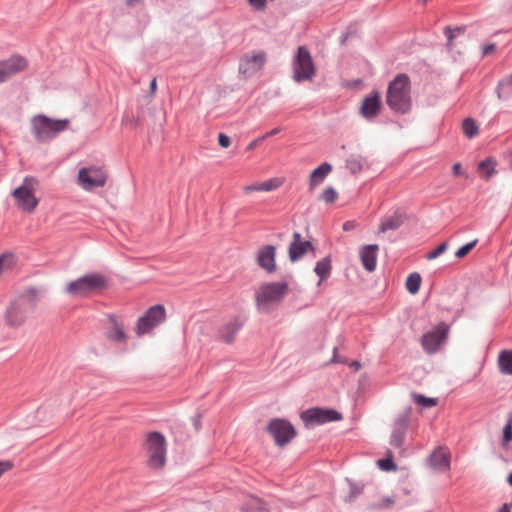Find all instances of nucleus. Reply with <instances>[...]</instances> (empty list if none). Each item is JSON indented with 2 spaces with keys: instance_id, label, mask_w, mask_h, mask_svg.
<instances>
[{
  "instance_id": "nucleus-1",
  "label": "nucleus",
  "mask_w": 512,
  "mask_h": 512,
  "mask_svg": "<svg viewBox=\"0 0 512 512\" xmlns=\"http://www.w3.org/2000/svg\"><path fill=\"white\" fill-rule=\"evenodd\" d=\"M411 82L407 74L400 73L390 81L387 94L386 103L389 108L398 114H406L411 109Z\"/></svg>"
},
{
  "instance_id": "nucleus-2",
  "label": "nucleus",
  "mask_w": 512,
  "mask_h": 512,
  "mask_svg": "<svg viewBox=\"0 0 512 512\" xmlns=\"http://www.w3.org/2000/svg\"><path fill=\"white\" fill-rule=\"evenodd\" d=\"M37 302V289L28 288L7 307L5 312L6 324L13 328L22 326L25 323L28 314L36 307Z\"/></svg>"
},
{
  "instance_id": "nucleus-3",
  "label": "nucleus",
  "mask_w": 512,
  "mask_h": 512,
  "mask_svg": "<svg viewBox=\"0 0 512 512\" xmlns=\"http://www.w3.org/2000/svg\"><path fill=\"white\" fill-rule=\"evenodd\" d=\"M109 286V278L100 273H88L71 282L65 291L73 297L86 298L106 290Z\"/></svg>"
},
{
  "instance_id": "nucleus-4",
  "label": "nucleus",
  "mask_w": 512,
  "mask_h": 512,
  "mask_svg": "<svg viewBox=\"0 0 512 512\" xmlns=\"http://www.w3.org/2000/svg\"><path fill=\"white\" fill-rule=\"evenodd\" d=\"M69 126V119H52L44 114H38L31 119V132L39 143L50 142Z\"/></svg>"
},
{
  "instance_id": "nucleus-5",
  "label": "nucleus",
  "mask_w": 512,
  "mask_h": 512,
  "mask_svg": "<svg viewBox=\"0 0 512 512\" xmlns=\"http://www.w3.org/2000/svg\"><path fill=\"white\" fill-rule=\"evenodd\" d=\"M289 292L287 282H268L262 284L255 294V301L258 311L270 313L285 298Z\"/></svg>"
},
{
  "instance_id": "nucleus-6",
  "label": "nucleus",
  "mask_w": 512,
  "mask_h": 512,
  "mask_svg": "<svg viewBox=\"0 0 512 512\" xmlns=\"http://www.w3.org/2000/svg\"><path fill=\"white\" fill-rule=\"evenodd\" d=\"M293 79L295 82L312 80L316 67L311 53L306 46H299L292 59Z\"/></svg>"
},
{
  "instance_id": "nucleus-7",
  "label": "nucleus",
  "mask_w": 512,
  "mask_h": 512,
  "mask_svg": "<svg viewBox=\"0 0 512 512\" xmlns=\"http://www.w3.org/2000/svg\"><path fill=\"white\" fill-rule=\"evenodd\" d=\"M145 449L148 454V466L160 469L166 462V440L163 434L154 431L147 434Z\"/></svg>"
},
{
  "instance_id": "nucleus-8",
  "label": "nucleus",
  "mask_w": 512,
  "mask_h": 512,
  "mask_svg": "<svg viewBox=\"0 0 512 512\" xmlns=\"http://www.w3.org/2000/svg\"><path fill=\"white\" fill-rule=\"evenodd\" d=\"M35 184H37V180L27 176L22 185L12 192L18 207L25 212H32L38 205V199L34 195Z\"/></svg>"
},
{
  "instance_id": "nucleus-9",
  "label": "nucleus",
  "mask_w": 512,
  "mask_h": 512,
  "mask_svg": "<svg viewBox=\"0 0 512 512\" xmlns=\"http://www.w3.org/2000/svg\"><path fill=\"white\" fill-rule=\"evenodd\" d=\"M449 331V325L445 322H440L432 330L423 334L421 338L423 350L430 355L437 353L441 345L448 338Z\"/></svg>"
},
{
  "instance_id": "nucleus-10",
  "label": "nucleus",
  "mask_w": 512,
  "mask_h": 512,
  "mask_svg": "<svg viewBox=\"0 0 512 512\" xmlns=\"http://www.w3.org/2000/svg\"><path fill=\"white\" fill-rule=\"evenodd\" d=\"M166 318V311L163 305L157 304L150 307L136 323V334L142 336L161 324Z\"/></svg>"
},
{
  "instance_id": "nucleus-11",
  "label": "nucleus",
  "mask_w": 512,
  "mask_h": 512,
  "mask_svg": "<svg viewBox=\"0 0 512 512\" xmlns=\"http://www.w3.org/2000/svg\"><path fill=\"white\" fill-rule=\"evenodd\" d=\"M301 419L308 427L322 425L342 419L340 412L334 409L310 408L301 413Z\"/></svg>"
},
{
  "instance_id": "nucleus-12",
  "label": "nucleus",
  "mask_w": 512,
  "mask_h": 512,
  "mask_svg": "<svg viewBox=\"0 0 512 512\" xmlns=\"http://www.w3.org/2000/svg\"><path fill=\"white\" fill-rule=\"evenodd\" d=\"M267 431L278 446L288 444L296 435L294 426L286 419L275 418L267 425Z\"/></svg>"
},
{
  "instance_id": "nucleus-13",
  "label": "nucleus",
  "mask_w": 512,
  "mask_h": 512,
  "mask_svg": "<svg viewBox=\"0 0 512 512\" xmlns=\"http://www.w3.org/2000/svg\"><path fill=\"white\" fill-rule=\"evenodd\" d=\"M107 175L99 167L81 168L78 172L79 185L85 190L103 187L106 183Z\"/></svg>"
},
{
  "instance_id": "nucleus-14",
  "label": "nucleus",
  "mask_w": 512,
  "mask_h": 512,
  "mask_svg": "<svg viewBox=\"0 0 512 512\" xmlns=\"http://www.w3.org/2000/svg\"><path fill=\"white\" fill-rule=\"evenodd\" d=\"M27 66V59L21 55H12L8 59L0 61V83H4L11 76L24 71Z\"/></svg>"
},
{
  "instance_id": "nucleus-15",
  "label": "nucleus",
  "mask_w": 512,
  "mask_h": 512,
  "mask_svg": "<svg viewBox=\"0 0 512 512\" xmlns=\"http://www.w3.org/2000/svg\"><path fill=\"white\" fill-rule=\"evenodd\" d=\"M408 429V416L406 414L399 415L393 423L390 435V445L399 450L400 453L405 452V438Z\"/></svg>"
},
{
  "instance_id": "nucleus-16",
  "label": "nucleus",
  "mask_w": 512,
  "mask_h": 512,
  "mask_svg": "<svg viewBox=\"0 0 512 512\" xmlns=\"http://www.w3.org/2000/svg\"><path fill=\"white\" fill-rule=\"evenodd\" d=\"M309 250L314 251V246L310 241L302 240L299 232H294L293 240L289 245V259L292 262L300 260Z\"/></svg>"
},
{
  "instance_id": "nucleus-17",
  "label": "nucleus",
  "mask_w": 512,
  "mask_h": 512,
  "mask_svg": "<svg viewBox=\"0 0 512 512\" xmlns=\"http://www.w3.org/2000/svg\"><path fill=\"white\" fill-rule=\"evenodd\" d=\"M381 110V100L378 92L374 91L365 97L360 107V114L363 118L370 120L376 117Z\"/></svg>"
},
{
  "instance_id": "nucleus-18",
  "label": "nucleus",
  "mask_w": 512,
  "mask_h": 512,
  "mask_svg": "<svg viewBox=\"0 0 512 512\" xmlns=\"http://www.w3.org/2000/svg\"><path fill=\"white\" fill-rule=\"evenodd\" d=\"M275 255V247L273 245H265L258 250L257 264L267 273L271 274L276 270Z\"/></svg>"
},
{
  "instance_id": "nucleus-19",
  "label": "nucleus",
  "mask_w": 512,
  "mask_h": 512,
  "mask_svg": "<svg viewBox=\"0 0 512 512\" xmlns=\"http://www.w3.org/2000/svg\"><path fill=\"white\" fill-rule=\"evenodd\" d=\"M379 247L377 244H369L362 246L359 251V256L364 269L367 272H373L377 266V254Z\"/></svg>"
},
{
  "instance_id": "nucleus-20",
  "label": "nucleus",
  "mask_w": 512,
  "mask_h": 512,
  "mask_svg": "<svg viewBox=\"0 0 512 512\" xmlns=\"http://www.w3.org/2000/svg\"><path fill=\"white\" fill-rule=\"evenodd\" d=\"M428 462L436 471H447L450 468V452L445 448L439 447L429 456Z\"/></svg>"
},
{
  "instance_id": "nucleus-21",
  "label": "nucleus",
  "mask_w": 512,
  "mask_h": 512,
  "mask_svg": "<svg viewBox=\"0 0 512 512\" xmlns=\"http://www.w3.org/2000/svg\"><path fill=\"white\" fill-rule=\"evenodd\" d=\"M265 63V54L258 53L251 57H245L239 65V72L244 75H250L260 70Z\"/></svg>"
},
{
  "instance_id": "nucleus-22",
  "label": "nucleus",
  "mask_w": 512,
  "mask_h": 512,
  "mask_svg": "<svg viewBox=\"0 0 512 512\" xmlns=\"http://www.w3.org/2000/svg\"><path fill=\"white\" fill-rule=\"evenodd\" d=\"M332 171V165L324 162L314 169L309 178V189L313 190L316 186L321 184L327 175Z\"/></svg>"
},
{
  "instance_id": "nucleus-23",
  "label": "nucleus",
  "mask_w": 512,
  "mask_h": 512,
  "mask_svg": "<svg viewBox=\"0 0 512 512\" xmlns=\"http://www.w3.org/2000/svg\"><path fill=\"white\" fill-rule=\"evenodd\" d=\"M405 220V214L400 210H396L393 215L384 219L379 227V231L384 233L388 230H397L401 227Z\"/></svg>"
},
{
  "instance_id": "nucleus-24",
  "label": "nucleus",
  "mask_w": 512,
  "mask_h": 512,
  "mask_svg": "<svg viewBox=\"0 0 512 512\" xmlns=\"http://www.w3.org/2000/svg\"><path fill=\"white\" fill-rule=\"evenodd\" d=\"M495 93L500 101H507L512 98V76L508 75L499 80Z\"/></svg>"
},
{
  "instance_id": "nucleus-25",
  "label": "nucleus",
  "mask_w": 512,
  "mask_h": 512,
  "mask_svg": "<svg viewBox=\"0 0 512 512\" xmlns=\"http://www.w3.org/2000/svg\"><path fill=\"white\" fill-rule=\"evenodd\" d=\"M241 327L242 323L235 319L220 329L219 336L225 343H231Z\"/></svg>"
},
{
  "instance_id": "nucleus-26",
  "label": "nucleus",
  "mask_w": 512,
  "mask_h": 512,
  "mask_svg": "<svg viewBox=\"0 0 512 512\" xmlns=\"http://www.w3.org/2000/svg\"><path fill=\"white\" fill-rule=\"evenodd\" d=\"M332 260L330 256H326L322 258L321 260L316 262V265L314 267V272L319 277L318 284L320 285L323 280H326L332 270Z\"/></svg>"
},
{
  "instance_id": "nucleus-27",
  "label": "nucleus",
  "mask_w": 512,
  "mask_h": 512,
  "mask_svg": "<svg viewBox=\"0 0 512 512\" xmlns=\"http://www.w3.org/2000/svg\"><path fill=\"white\" fill-rule=\"evenodd\" d=\"M499 371L504 375H512V349L503 350L498 357Z\"/></svg>"
},
{
  "instance_id": "nucleus-28",
  "label": "nucleus",
  "mask_w": 512,
  "mask_h": 512,
  "mask_svg": "<svg viewBox=\"0 0 512 512\" xmlns=\"http://www.w3.org/2000/svg\"><path fill=\"white\" fill-rule=\"evenodd\" d=\"M112 328L107 332V337L114 342H123L126 339V334L123 327L118 323L114 316H110Z\"/></svg>"
},
{
  "instance_id": "nucleus-29",
  "label": "nucleus",
  "mask_w": 512,
  "mask_h": 512,
  "mask_svg": "<svg viewBox=\"0 0 512 512\" xmlns=\"http://www.w3.org/2000/svg\"><path fill=\"white\" fill-rule=\"evenodd\" d=\"M462 130L468 139L474 138L479 133V127L473 118H465L463 120Z\"/></svg>"
},
{
  "instance_id": "nucleus-30",
  "label": "nucleus",
  "mask_w": 512,
  "mask_h": 512,
  "mask_svg": "<svg viewBox=\"0 0 512 512\" xmlns=\"http://www.w3.org/2000/svg\"><path fill=\"white\" fill-rule=\"evenodd\" d=\"M421 285V276L417 272L410 273L406 279V289L411 294H416Z\"/></svg>"
},
{
  "instance_id": "nucleus-31",
  "label": "nucleus",
  "mask_w": 512,
  "mask_h": 512,
  "mask_svg": "<svg viewBox=\"0 0 512 512\" xmlns=\"http://www.w3.org/2000/svg\"><path fill=\"white\" fill-rule=\"evenodd\" d=\"M346 480L349 484V494L346 497L345 501L352 502L363 493L364 485L362 483L355 482L348 478Z\"/></svg>"
},
{
  "instance_id": "nucleus-32",
  "label": "nucleus",
  "mask_w": 512,
  "mask_h": 512,
  "mask_svg": "<svg viewBox=\"0 0 512 512\" xmlns=\"http://www.w3.org/2000/svg\"><path fill=\"white\" fill-rule=\"evenodd\" d=\"M478 170L480 172H485L486 177L490 178L493 174H495V161L493 160V158H486L482 160L478 164Z\"/></svg>"
},
{
  "instance_id": "nucleus-33",
  "label": "nucleus",
  "mask_w": 512,
  "mask_h": 512,
  "mask_svg": "<svg viewBox=\"0 0 512 512\" xmlns=\"http://www.w3.org/2000/svg\"><path fill=\"white\" fill-rule=\"evenodd\" d=\"M465 27L459 26L455 28H451L450 26H447L444 28V34L447 37V45L449 47L453 46V39L456 38L458 35L464 33Z\"/></svg>"
},
{
  "instance_id": "nucleus-34",
  "label": "nucleus",
  "mask_w": 512,
  "mask_h": 512,
  "mask_svg": "<svg viewBox=\"0 0 512 512\" xmlns=\"http://www.w3.org/2000/svg\"><path fill=\"white\" fill-rule=\"evenodd\" d=\"M262 509L263 503L260 499L256 497H251L249 503L241 507V510L243 512H258L261 511Z\"/></svg>"
},
{
  "instance_id": "nucleus-35",
  "label": "nucleus",
  "mask_w": 512,
  "mask_h": 512,
  "mask_svg": "<svg viewBox=\"0 0 512 512\" xmlns=\"http://www.w3.org/2000/svg\"><path fill=\"white\" fill-rule=\"evenodd\" d=\"M337 196V191L332 186H328L322 192L320 199L326 202L327 204H332L336 201Z\"/></svg>"
},
{
  "instance_id": "nucleus-36",
  "label": "nucleus",
  "mask_w": 512,
  "mask_h": 512,
  "mask_svg": "<svg viewBox=\"0 0 512 512\" xmlns=\"http://www.w3.org/2000/svg\"><path fill=\"white\" fill-rule=\"evenodd\" d=\"M378 466L384 471H391L396 469V464L393 461L391 451L387 452L386 458L378 460Z\"/></svg>"
},
{
  "instance_id": "nucleus-37",
  "label": "nucleus",
  "mask_w": 512,
  "mask_h": 512,
  "mask_svg": "<svg viewBox=\"0 0 512 512\" xmlns=\"http://www.w3.org/2000/svg\"><path fill=\"white\" fill-rule=\"evenodd\" d=\"M512 441V413L509 414L506 425L503 429V445Z\"/></svg>"
},
{
  "instance_id": "nucleus-38",
  "label": "nucleus",
  "mask_w": 512,
  "mask_h": 512,
  "mask_svg": "<svg viewBox=\"0 0 512 512\" xmlns=\"http://www.w3.org/2000/svg\"><path fill=\"white\" fill-rule=\"evenodd\" d=\"M414 398H415V402L422 405L423 407H432V406L436 405V403H437L436 398L426 397L421 394H415Z\"/></svg>"
},
{
  "instance_id": "nucleus-39",
  "label": "nucleus",
  "mask_w": 512,
  "mask_h": 512,
  "mask_svg": "<svg viewBox=\"0 0 512 512\" xmlns=\"http://www.w3.org/2000/svg\"><path fill=\"white\" fill-rule=\"evenodd\" d=\"M476 244V239L469 243H466L455 252V256L459 259L465 257L476 246Z\"/></svg>"
},
{
  "instance_id": "nucleus-40",
  "label": "nucleus",
  "mask_w": 512,
  "mask_h": 512,
  "mask_svg": "<svg viewBox=\"0 0 512 512\" xmlns=\"http://www.w3.org/2000/svg\"><path fill=\"white\" fill-rule=\"evenodd\" d=\"M448 249V243L443 242L441 243L437 248H435L433 251L429 252L426 255L427 260H433L442 255L446 250Z\"/></svg>"
},
{
  "instance_id": "nucleus-41",
  "label": "nucleus",
  "mask_w": 512,
  "mask_h": 512,
  "mask_svg": "<svg viewBox=\"0 0 512 512\" xmlns=\"http://www.w3.org/2000/svg\"><path fill=\"white\" fill-rule=\"evenodd\" d=\"M14 265L13 254H2L0 255V273L5 269Z\"/></svg>"
},
{
  "instance_id": "nucleus-42",
  "label": "nucleus",
  "mask_w": 512,
  "mask_h": 512,
  "mask_svg": "<svg viewBox=\"0 0 512 512\" xmlns=\"http://www.w3.org/2000/svg\"><path fill=\"white\" fill-rule=\"evenodd\" d=\"M394 503V500L391 497H385L378 503H372L369 505V509L371 510H382L390 507Z\"/></svg>"
},
{
  "instance_id": "nucleus-43",
  "label": "nucleus",
  "mask_w": 512,
  "mask_h": 512,
  "mask_svg": "<svg viewBox=\"0 0 512 512\" xmlns=\"http://www.w3.org/2000/svg\"><path fill=\"white\" fill-rule=\"evenodd\" d=\"M346 167L355 174L362 170V162L360 159L350 158L346 162Z\"/></svg>"
},
{
  "instance_id": "nucleus-44",
  "label": "nucleus",
  "mask_w": 512,
  "mask_h": 512,
  "mask_svg": "<svg viewBox=\"0 0 512 512\" xmlns=\"http://www.w3.org/2000/svg\"><path fill=\"white\" fill-rule=\"evenodd\" d=\"M256 12H262L267 8V0H246Z\"/></svg>"
},
{
  "instance_id": "nucleus-45",
  "label": "nucleus",
  "mask_w": 512,
  "mask_h": 512,
  "mask_svg": "<svg viewBox=\"0 0 512 512\" xmlns=\"http://www.w3.org/2000/svg\"><path fill=\"white\" fill-rule=\"evenodd\" d=\"M218 143L221 147L227 148L231 144V139L228 135H226L224 133H220L218 136Z\"/></svg>"
},
{
  "instance_id": "nucleus-46",
  "label": "nucleus",
  "mask_w": 512,
  "mask_h": 512,
  "mask_svg": "<svg viewBox=\"0 0 512 512\" xmlns=\"http://www.w3.org/2000/svg\"><path fill=\"white\" fill-rule=\"evenodd\" d=\"M277 187L274 180L270 179L261 183L262 191H272Z\"/></svg>"
},
{
  "instance_id": "nucleus-47",
  "label": "nucleus",
  "mask_w": 512,
  "mask_h": 512,
  "mask_svg": "<svg viewBox=\"0 0 512 512\" xmlns=\"http://www.w3.org/2000/svg\"><path fill=\"white\" fill-rule=\"evenodd\" d=\"M245 193H251L254 191H262L261 183L251 184L244 187Z\"/></svg>"
},
{
  "instance_id": "nucleus-48",
  "label": "nucleus",
  "mask_w": 512,
  "mask_h": 512,
  "mask_svg": "<svg viewBox=\"0 0 512 512\" xmlns=\"http://www.w3.org/2000/svg\"><path fill=\"white\" fill-rule=\"evenodd\" d=\"M338 348L334 347L333 356L330 360V363H346V359L339 358L337 355Z\"/></svg>"
},
{
  "instance_id": "nucleus-49",
  "label": "nucleus",
  "mask_w": 512,
  "mask_h": 512,
  "mask_svg": "<svg viewBox=\"0 0 512 512\" xmlns=\"http://www.w3.org/2000/svg\"><path fill=\"white\" fill-rule=\"evenodd\" d=\"M496 50V45L491 43V44H487L483 47L482 49V54L483 55H489L491 53H493L494 51Z\"/></svg>"
},
{
  "instance_id": "nucleus-50",
  "label": "nucleus",
  "mask_w": 512,
  "mask_h": 512,
  "mask_svg": "<svg viewBox=\"0 0 512 512\" xmlns=\"http://www.w3.org/2000/svg\"><path fill=\"white\" fill-rule=\"evenodd\" d=\"M126 5L128 7H139L140 9L143 8V0H126Z\"/></svg>"
},
{
  "instance_id": "nucleus-51",
  "label": "nucleus",
  "mask_w": 512,
  "mask_h": 512,
  "mask_svg": "<svg viewBox=\"0 0 512 512\" xmlns=\"http://www.w3.org/2000/svg\"><path fill=\"white\" fill-rule=\"evenodd\" d=\"M452 172L454 176H460L463 174L462 167L460 163H455L452 167Z\"/></svg>"
},
{
  "instance_id": "nucleus-52",
  "label": "nucleus",
  "mask_w": 512,
  "mask_h": 512,
  "mask_svg": "<svg viewBox=\"0 0 512 512\" xmlns=\"http://www.w3.org/2000/svg\"><path fill=\"white\" fill-rule=\"evenodd\" d=\"M279 132H280V128H274V129L270 130L269 132H267L266 134H264L263 136H261V139L265 140L268 137H272V136L278 134Z\"/></svg>"
},
{
  "instance_id": "nucleus-53",
  "label": "nucleus",
  "mask_w": 512,
  "mask_h": 512,
  "mask_svg": "<svg viewBox=\"0 0 512 512\" xmlns=\"http://www.w3.org/2000/svg\"><path fill=\"white\" fill-rule=\"evenodd\" d=\"M352 32H353V25H350V26L347 28V32H346V33H344V34L342 35V37H341V43H342V44H344V43L347 41V39H348L349 35H350Z\"/></svg>"
},
{
  "instance_id": "nucleus-54",
  "label": "nucleus",
  "mask_w": 512,
  "mask_h": 512,
  "mask_svg": "<svg viewBox=\"0 0 512 512\" xmlns=\"http://www.w3.org/2000/svg\"><path fill=\"white\" fill-rule=\"evenodd\" d=\"M261 141H263V139L258 138V139H255L253 141H251L248 146H247V150H252L254 149Z\"/></svg>"
},
{
  "instance_id": "nucleus-55",
  "label": "nucleus",
  "mask_w": 512,
  "mask_h": 512,
  "mask_svg": "<svg viewBox=\"0 0 512 512\" xmlns=\"http://www.w3.org/2000/svg\"><path fill=\"white\" fill-rule=\"evenodd\" d=\"M156 89H157V82H156V79H152V81L150 82V85H149V90H150V93L151 94H154L156 92Z\"/></svg>"
},
{
  "instance_id": "nucleus-56",
  "label": "nucleus",
  "mask_w": 512,
  "mask_h": 512,
  "mask_svg": "<svg viewBox=\"0 0 512 512\" xmlns=\"http://www.w3.org/2000/svg\"><path fill=\"white\" fill-rule=\"evenodd\" d=\"M350 367L353 368L354 371H358L361 369L362 365L359 361H353L351 364H350Z\"/></svg>"
},
{
  "instance_id": "nucleus-57",
  "label": "nucleus",
  "mask_w": 512,
  "mask_h": 512,
  "mask_svg": "<svg viewBox=\"0 0 512 512\" xmlns=\"http://www.w3.org/2000/svg\"><path fill=\"white\" fill-rule=\"evenodd\" d=\"M498 512H511L509 504H507V503L503 504L500 507V509L498 510Z\"/></svg>"
},
{
  "instance_id": "nucleus-58",
  "label": "nucleus",
  "mask_w": 512,
  "mask_h": 512,
  "mask_svg": "<svg viewBox=\"0 0 512 512\" xmlns=\"http://www.w3.org/2000/svg\"><path fill=\"white\" fill-rule=\"evenodd\" d=\"M509 166L512 169V150L508 153Z\"/></svg>"
},
{
  "instance_id": "nucleus-59",
  "label": "nucleus",
  "mask_w": 512,
  "mask_h": 512,
  "mask_svg": "<svg viewBox=\"0 0 512 512\" xmlns=\"http://www.w3.org/2000/svg\"><path fill=\"white\" fill-rule=\"evenodd\" d=\"M507 482L509 483L510 486H512V471L508 475Z\"/></svg>"
},
{
  "instance_id": "nucleus-60",
  "label": "nucleus",
  "mask_w": 512,
  "mask_h": 512,
  "mask_svg": "<svg viewBox=\"0 0 512 512\" xmlns=\"http://www.w3.org/2000/svg\"><path fill=\"white\" fill-rule=\"evenodd\" d=\"M194 425H195V427L198 429V427H199V425H200V420H199V418H195V419H194Z\"/></svg>"
},
{
  "instance_id": "nucleus-61",
  "label": "nucleus",
  "mask_w": 512,
  "mask_h": 512,
  "mask_svg": "<svg viewBox=\"0 0 512 512\" xmlns=\"http://www.w3.org/2000/svg\"><path fill=\"white\" fill-rule=\"evenodd\" d=\"M343 229H344V230H349V229H350V222H346V223H344V225H343Z\"/></svg>"
},
{
  "instance_id": "nucleus-62",
  "label": "nucleus",
  "mask_w": 512,
  "mask_h": 512,
  "mask_svg": "<svg viewBox=\"0 0 512 512\" xmlns=\"http://www.w3.org/2000/svg\"><path fill=\"white\" fill-rule=\"evenodd\" d=\"M510 75L512 76V73Z\"/></svg>"
}]
</instances>
